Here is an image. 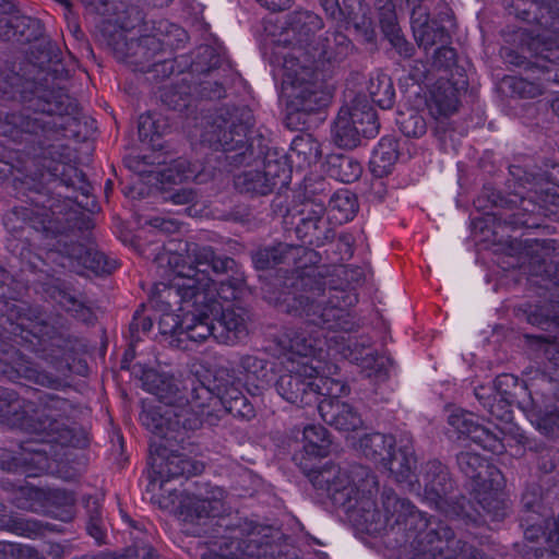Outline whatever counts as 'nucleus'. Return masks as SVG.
<instances>
[{"label":"nucleus","mask_w":559,"mask_h":559,"mask_svg":"<svg viewBox=\"0 0 559 559\" xmlns=\"http://www.w3.org/2000/svg\"><path fill=\"white\" fill-rule=\"evenodd\" d=\"M38 63H29L23 74L0 68V98L16 100L22 109L0 111V135L32 146V157L23 164L22 186L29 181H59L88 199L92 186L74 164V152L66 142L82 133L87 123L79 104L60 86L69 71L49 46Z\"/></svg>","instance_id":"obj_1"},{"label":"nucleus","mask_w":559,"mask_h":559,"mask_svg":"<svg viewBox=\"0 0 559 559\" xmlns=\"http://www.w3.org/2000/svg\"><path fill=\"white\" fill-rule=\"evenodd\" d=\"M309 475L312 486L343 508L357 526L368 534L392 535L397 546H405L406 539L438 522L388 488L381 493L379 508L372 499L378 492L377 477L364 465H330Z\"/></svg>","instance_id":"obj_2"},{"label":"nucleus","mask_w":559,"mask_h":559,"mask_svg":"<svg viewBox=\"0 0 559 559\" xmlns=\"http://www.w3.org/2000/svg\"><path fill=\"white\" fill-rule=\"evenodd\" d=\"M254 117L248 106H224L202 122L200 142L222 151L231 167L254 166L234 178L240 193L266 195L288 185L289 170L276 151H270L266 139L253 133Z\"/></svg>","instance_id":"obj_3"},{"label":"nucleus","mask_w":559,"mask_h":559,"mask_svg":"<svg viewBox=\"0 0 559 559\" xmlns=\"http://www.w3.org/2000/svg\"><path fill=\"white\" fill-rule=\"evenodd\" d=\"M51 181H29L23 185L29 190L28 205L16 206L5 214L3 224L10 233L23 230L29 226L45 238H57L53 250L68 260V265L75 270L85 269L93 273L109 274L117 267V261L108 258L104 252L92 245L74 241L75 230H87L91 219L81 213L75 204L87 207L67 197L50 195L45 191L44 185Z\"/></svg>","instance_id":"obj_4"},{"label":"nucleus","mask_w":559,"mask_h":559,"mask_svg":"<svg viewBox=\"0 0 559 559\" xmlns=\"http://www.w3.org/2000/svg\"><path fill=\"white\" fill-rule=\"evenodd\" d=\"M285 283L292 290L284 293L278 300L283 312L301 318L304 328L286 329L278 340L284 350L283 359L308 360L317 350H322L324 331L349 332L354 323L345 309L344 292L328 287L321 277L302 273L292 276Z\"/></svg>","instance_id":"obj_5"},{"label":"nucleus","mask_w":559,"mask_h":559,"mask_svg":"<svg viewBox=\"0 0 559 559\" xmlns=\"http://www.w3.org/2000/svg\"><path fill=\"white\" fill-rule=\"evenodd\" d=\"M183 254L171 253L157 257L159 267L163 262L175 264V271L186 275L183 307L195 316H217L222 309L219 298L234 300L246 286L241 265L233 258L217 254L210 246L187 242Z\"/></svg>","instance_id":"obj_6"},{"label":"nucleus","mask_w":559,"mask_h":559,"mask_svg":"<svg viewBox=\"0 0 559 559\" xmlns=\"http://www.w3.org/2000/svg\"><path fill=\"white\" fill-rule=\"evenodd\" d=\"M181 385L173 376L146 372L144 384L162 405L145 409L142 424L153 433L152 439L182 445L206 423L209 407H198L192 401L191 379Z\"/></svg>","instance_id":"obj_7"},{"label":"nucleus","mask_w":559,"mask_h":559,"mask_svg":"<svg viewBox=\"0 0 559 559\" xmlns=\"http://www.w3.org/2000/svg\"><path fill=\"white\" fill-rule=\"evenodd\" d=\"M216 524L230 535L215 542L203 559H275L282 554V533L276 528L240 518H219Z\"/></svg>","instance_id":"obj_8"},{"label":"nucleus","mask_w":559,"mask_h":559,"mask_svg":"<svg viewBox=\"0 0 559 559\" xmlns=\"http://www.w3.org/2000/svg\"><path fill=\"white\" fill-rule=\"evenodd\" d=\"M283 86L287 95V107L292 114H311L326 107L333 95V85L311 66L301 64L299 57L284 58Z\"/></svg>","instance_id":"obj_9"},{"label":"nucleus","mask_w":559,"mask_h":559,"mask_svg":"<svg viewBox=\"0 0 559 559\" xmlns=\"http://www.w3.org/2000/svg\"><path fill=\"white\" fill-rule=\"evenodd\" d=\"M330 382V379L318 378L317 368L308 364V360L288 357L281 361V374L275 389L286 402L305 407L317 404Z\"/></svg>","instance_id":"obj_10"},{"label":"nucleus","mask_w":559,"mask_h":559,"mask_svg":"<svg viewBox=\"0 0 559 559\" xmlns=\"http://www.w3.org/2000/svg\"><path fill=\"white\" fill-rule=\"evenodd\" d=\"M411 559H492L483 550L453 538V531L443 522H436L414 535Z\"/></svg>","instance_id":"obj_11"},{"label":"nucleus","mask_w":559,"mask_h":559,"mask_svg":"<svg viewBox=\"0 0 559 559\" xmlns=\"http://www.w3.org/2000/svg\"><path fill=\"white\" fill-rule=\"evenodd\" d=\"M224 498L225 491L221 487L203 483L198 484L191 496H183L179 490H170L169 496L160 495L158 503L162 509L179 512L185 521L205 524L221 514Z\"/></svg>","instance_id":"obj_12"},{"label":"nucleus","mask_w":559,"mask_h":559,"mask_svg":"<svg viewBox=\"0 0 559 559\" xmlns=\"http://www.w3.org/2000/svg\"><path fill=\"white\" fill-rule=\"evenodd\" d=\"M528 401L523 403V408L533 425L545 435H549L556 427L559 428V386L552 382V378L546 372L535 370L530 372Z\"/></svg>","instance_id":"obj_13"},{"label":"nucleus","mask_w":559,"mask_h":559,"mask_svg":"<svg viewBox=\"0 0 559 559\" xmlns=\"http://www.w3.org/2000/svg\"><path fill=\"white\" fill-rule=\"evenodd\" d=\"M32 408L24 421V430L50 437L51 441H57L56 436L67 431L75 413V406L70 400L51 393L38 395Z\"/></svg>","instance_id":"obj_14"},{"label":"nucleus","mask_w":559,"mask_h":559,"mask_svg":"<svg viewBox=\"0 0 559 559\" xmlns=\"http://www.w3.org/2000/svg\"><path fill=\"white\" fill-rule=\"evenodd\" d=\"M198 75L193 82L195 97L221 99L226 94V82L230 67L211 46H201L194 52L189 67V75Z\"/></svg>","instance_id":"obj_15"},{"label":"nucleus","mask_w":559,"mask_h":559,"mask_svg":"<svg viewBox=\"0 0 559 559\" xmlns=\"http://www.w3.org/2000/svg\"><path fill=\"white\" fill-rule=\"evenodd\" d=\"M174 444L162 439H151L150 441L148 464L157 477L152 481V485L155 486L156 481L159 480V489L164 496H169L171 489L166 488V483L170 479L189 478L201 474L204 469L202 462L171 449Z\"/></svg>","instance_id":"obj_16"},{"label":"nucleus","mask_w":559,"mask_h":559,"mask_svg":"<svg viewBox=\"0 0 559 559\" xmlns=\"http://www.w3.org/2000/svg\"><path fill=\"white\" fill-rule=\"evenodd\" d=\"M17 326L21 329V336L31 341L28 336L38 340L43 350L57 359L68 360L75 352L79 341L71 336L62 324L55 323V318L38 313L32 318H20Z\"/></svg>","instance_id":"obj_17"},{"label":"nucleus","mask_w":559,"mask_h":559,"mask_svg":"<svg viewBox=\"0 0 559 559\" xmlns=\"http://www.w3.org/2000/svg\"><path fill=\"white\" fill-rule=\"evenodd\" d=\"M531 282L550 294V310L547 313L536 307L527 316V322L547 331L559 329V257L557 259L534 258L531 262Z\"/></svg>","instance_id":"obj_18"},{"label":"nucleus","mask_w":559,"mask_h":559,"mask_svg":"<svg viewBox=\"0 0 559 559\" xmlns=\"http://www.w3.org/2000/svg\"><path fill=\"white\" fill-rule=\"evenodd\" d=\"M347 393L346 384L331 380L322 395L324 397L317 403L322 420L340 431H354L364 424L361 415L353 405L337 399Z\"/></svg>","instance_id":"obj_19"},{"label":"nucleus","mask_w":559,"mask_h":559,"mask_svg":"<svg viewBox=\"0 0 559 559\" xmlns=\"http://www.w3.org/2000/svg\"><path fill=\"white\" fill-rule=\"evenodd\" d=\"M424 499L437 510L450 513L454 502V481L448 467L438 460L428 461L423 468Z\"/></svg>","instance_id":"obj_20"},{"label":"nucleus","mask_w":559,"mask_h":559,"mask_svg":"<svg viewBox=\"0 0 559 559\" xmlns=\"http://www.w3.org/2000/svg\"><path fill=\"white\" fill-rule=\"evenodd\" d=\"M8 368H11L16 378L40 386L57 390L62 385L59 377L39 369L14 346L0 341V372L8 373Z\"/></svg>","instance_id":"obj_21"},{"label":"nucleus","mask_w":559,"mask_h":559,"mask_svg":"<svg viewBox=\"0 0 559 559\" xmlns=\"http://www.w3.org/2000/svg\"><path fill=\"white\" fill-rule=\"evenodd\" d=\"M191 395L198 407H209L205 420L206 424L213 426L221 419L223 408L242 397L243 393L234 384L217 385L216 392H214L198 379L191 378Z\"/></svg>","instance_id":"obj_22"},{"label":"nucleus","mask_w":559,"mask_h":559,"mask_svg":"<svg viewBox=\"0 0 559 559\" xmlns=\"http://www.w3.org/2000/svg\"><path fill=\"white\" fill-rule=\"evenodd\" d=\"M448 424L457 433V438H468L484 450L498 453L503 449L501 439L489 428L474 419V415L464 409H455L448 416Z\"/></svg>","instance_id":"obj_23"},{"label":"nucleus","mask_w":559,"mask_h":559,"mask_svg":"<svg viewBox=\"0 0 559 559\" xmlns=\"http://www.w3.org/2000/svg\"><path fill=\"white\" fill-rule=\"evenodd\" d=\"M123 46H126V51L122 48H116L117 52H121V57H135L136 63H145L154 61L152 64L147 66V71H153L156 73H163L164 76L170 75L175 71V60H155L156 51L160 49L162 41L155 36H144L140 39H131L129 41H124Z\"/></svg>","instance_id":"obj_24"},{"label":"nucleus","mask_w":559,"mask_h":559,"mask_svg":"<svg viewBox=\"0 0 559 559\" xmlns=\"http://www.w3.org/2000/svg\"><path fill=\"white\" fill-rule=\"evenodd\" d=\"M460 471L469 479L475 481L476 486L487 489L499 490L502 486V475L500 471L490 465L480 454L474 452H461L456 456Z\"/></svg>","instance_id":"obj_25"},{"label":"nucleus","mask_w":559,"mask_h":559,"mask_svg":"<svg viewBox=\"0 0 559 559\" xmlns=\"http://www.w3.org/2000/svg\"><path fill=\"white\" fill-rule=\"evenodd\" d=\"M342 343L345 342L344 336H338ZM365 342H358L357 340L348 338L346 344H341L336 350L346 359L350 361L360 362L367 377L374 378L378 381H384L389 374V367L392 365L390 357L384 355H378L368 353L365 356L362 352L366 348Z\"/></svg>","instance_id":"obj_26"},{"label":"nucleus","mask_w":559,"mask_h":559,"mask_svg":"<svg viewBox=\"0 0 559 559\" xmlns=\"http://www.w3.org/2000/svg\"><path fill=\"white\" fill-rule=\"evenodd\" d=\"M510 14L545 29L554 28L559 23V0H518Z\"/></svg>","instance_id":"obj_27"},{"label":"nucleus","mask_w":559,"mask_h":559,"mask_svg":"<svg viewBox=\"0 0 559 559\" xmlns=\"http://www.w3.org/2000/svg\"><path fill=\"white\" fill-rule=\"evenodd\" d=\"M323 26L322 19L310 11H296L288 15L286 35L292 36V40L299 49H305L309 55L318 40L314 39L316 33Z\"/></svg>","instance_id":"obj_28"},{"label":"nucleus","mask_w":559,"mask_h":559,"mask_svg":"<svg viewBox=\"0 0 559 559\" xmlns=\"http://www.w3.org/2000/svg\"><path fill=\"white\" fill-rule=\"evenodd\" d=\"M219 317L215 318V341L226 345H234L248 335V317L242 308L221 309Z\"/></svg>","instance_id":"obj_29"},{"label":"nucleus","mask_w":559,"mask_h":559,"mask_svg":"<svg viewBox=\"0 0 559 559\" xmlns=\"http://www.w3.org/2000/svg\"><path fill=\"white\" fill-rule=\"evenodd\" d=\"M331 440L328 430L320 425H308L304 428V454L298 462L300 469L310 478V473L319 472L333 463L325 464L323 467L316 469L307 461L304 462V455L310 459L325 457L330 453ZM311 480V479H309ZM312 484V481H310Z\"/></svg>","instance_id":"obj_30"},{"label":"nucleus","mask_w":559,"mask_h":559,"mask_svg":"<svg viewBox=\"0 0 559 559\" xmlns=\"http://www.w3.org/2000/svg\"><path fill=\"white\" fill-rule=\"evenodd\" d=\"M352 50L353 45L349 38L341 32H333L326 33L324 37L318 38V43L312 47V51H309V57L313 62H340L344 60Z\"/></svg>","instance_id":"obj_31"},{"label":"nucleus","mask_w":559,"mask_h":559,"mask_svg":"<svg viewBox=\"0 0 559 559\" xmlns=\"http://www.w3.org/2000/svg\"><path fill=\"white\" fill-rule=\"evenodd\" d=\"M427 106L436 120L449 117L457 110L459 90L450 80L440 78L430 91Z\"/></svg>","instance_id":"obj_32"},{"label":"nucleus","mask_w":559,"mask_h":559,"mask_svg":"<svg viewBox=\"0 0 559 559\" xmlns=\"http://www.w3.org/2000/svg\"><path fill=\"white\" fill-rule=\"evenodd\" d=\"M304 247L280 242L257 249L251 258L258 270L272 269L278 264L295 262Z\"/></svg>","instance_id":"obj_33"},{"label":"nucleus","mask_w":559,"mask_h":559,"mask_svg":"<svg viewBox=\"0 0 559 559\" xmlns=\"http://www.w3.org/2000/svg\"><path fill=\"white\" fill-rule=\"evenodd\" d=\"M33 401L21 399L11 389L0 386V419L24 430L27 413L33 411Z\"/></svg>","instance_id":"obj_34"},{"label":"nucleus","mask_w":559,"mask_h":559,"mask_svg":"<svg viewBox=\"0 0 559 559\" xmlns=\"http://www.w3.org/2000/svg\"><path fill=\"white\" fill-rule=\"evenodd\" d=\"M212 316L192 314L190 323L179 333L177 340L171 341V346L180 349H188L189 342L201 343L209 337L215 340L216 324Z\"/></svg>","instance_id":"obj_35"},{"label":"nucleus","mask_w":559,"mask_h":559,"mask_svg":"<svg viewBox=\"0 0 559 559\" xmlns=\"http://www.w3.org/2000/svg\"><path fill=\"white\" fill-rule=\"evenodd\" d=\"M171 271L176 274L169 283L156 282L153 284L151 298L156 304L164 306L163 310H171L174 306L183 307V293L186 292V275H180L175 271V264Z\"/></svg>","instance_id":"obj_36"},{"label":"nucleus","mask_w":559,"mask_h":559,"mask_svg":"<svg viewBox=\"0 0 559 559\" xmlns=\"http://www.w3.org/2000/svg\"><path fill=\"white\" fill-rule=\"evenodd\" d=\"M395 439L391 435L380 432L367 433L358 441V451L368 460L376 463L383 462L392 456Z\"/></svg>","instance_id":"obj_37"},{"label":"nucleus","mask_w":559,"mask_h":559,"mask_svg":"<svg viewBox=\"0 0 559 559\" xmlns=\"http://www.w3.org/2000/svg\"><path fill=\"white\" fill-rule=\"evenodd\" d=\"M345 107L349 109V116L359 130L362 131L364 138H373L378 134L380 124L377 112L366 96H356Z\"/></svg>","instance_id":"obj_38"},{"label":"nucleus","mask_w":559,"mask_h":559,"mask_svg":"<svg viewBox=\"0 0 559 559\" xmlns=\"http://www.w3.org/2000/svg\"><path fill=\"white\" fill-rule=\"evenodd\" d=\"M332 135L335 144L344 148H354L362 136V131L355 124L349 116V109L342 107L332 127Z\"/></svg>","instance_id":"obj_39"},{"label":"nucleus","mask_w":559,"mask_h":559,"mask_svg":"<svg viewBox=\"0 0 559 559\" xmlns=\"http://www.w3.org/2000/svg\"><path fill=\"white\" fill-rule=\"evenodd\" d=\"M474 395L492 418L501 421L511 420V405L513 401L495 395L493 388L485 384L476 386Z\"/></svg>","instance_id":"obj_40"},{"label":"nucleus","mask_w":559,"mask_h":559,"mask_svg":"<svg viewBox=\"0 0 559 559\" xmlns=\"http://www.w3.org/2000/svg\"><path fill=\"white\" fill-rule=\"evenodd\" d=\"M86 510V532L97 545L108 544V527L102 506L97 498L87 497L84 499Z\"/></svg>","instance_id":"obj_41"},{"label":"nucleus","mask_w":559,"mask_h":559,"mask_svg":"<svg viewBox=\"0 0 559 559\" xmlns=\"http://www.w3.org/2000/svg\"><path fill=\"white\" fill-rule=\"evenodd\" d=\"M290 223L295 225L298 238L305 243L320 247L334 238V229L325 218L319 219V222L312 219L307 222L292 221Z\"/></svg>","instance_id":"obj_42"},{"label":"nucleus","mask_w":559,"mask_h":559,"mask_svg":"<svg viewBox=\"0 0 559 559\" xmlns=\"http://www.w3.org/2000/svg\"><path fill=\"white\" fill-rule=\"evenodd\" d=\"M239 367L247 376V381H252L258 394L260 391L266 389L272 380V369L269 361L261 359L253 355H246L240 358Z\"/></svg>","instance_id":"obj_43"},{"label":"nucleus","mask_w":559,"mask_h":559,"mask_svg":"<svg viewBox=\"0 0 559 559\" xmlns=\"http://www.w3.org/2000/svg\"><path fill=\"white\" fill-rule=\"evenodd\" d=\"M399 158L397 142L392 138H383L373 150L370 166L377 177H383L391 171Z\"/></svg>","instance_id":"obj_44"},{"label":"nucleus","mask_w":559,"mask_h":559,"mask_svg":"<svg viewBox=\"0 0 559 559\" xmlns=\"http://www.w3.org/2000/svg\"><path fill=\"white\" fill-rule=\"evenodd\" d=\"M415 464L413 448L405 444L397 452L393 449L392 456L385 460L382 466L394 476L396 481L402 483L406 481L413 474Z\"/></svg>","instance_id":"obj_45"},{"label":"nucleus","mask_w":559,"mask_h":559,"mask_svg":"<svg viewBox=\"0 0 559 559\" xmlns=\"http://www.w3.org/2000/svg\"><path fill=\"white\" fill-rule=\"evenodd\" d=\"M321 154L320 143L309 133L297 135L292 142L290 158L295 159L299 167L318 163Z\"/></svg>","instance_id":"obj_46"},{"label":"nucleus","mask_w":559,"mask_h":559,"mask_svg":"<svg viewBox=\"0 0 559 559\" xmlns=\"http://www.w3.org/2000/svg\"><path fill=\"white\" fill-rule=\"evenodd\" d=\"M193 98L192 86L186 78L180 83L164 86L160 92L162 103L180 112L191 107Z\"/></svg>","instance_id":"obj_47"},{"label":"nucleus","mask_w":559,"mask_h":559,"mask_svg":"<svg viewBox=\"0 0 559 559\" xmlns=\"http://www.w3.org/2000/svg\"><path fill=\"white\" fill-rule=\"evenodd\" d=\"M328 165L329 175L345 183L356 181L362 174L361 164L350 156L333 155L329 158Z\"/></svg>","instance_id":"obj_48"},{"label":"nucleus","mask_w":559,"mask_h":559,"mask_svg":"<svg viewBox=\"0 0 559 559\" xmlns=\"http://www.w3.org/2000/svg\"><path fill=\"white\" fill-rule=\"evenodd\" d=\"M200 174L198 164H192L189 159L179 157L171 160L159 171L163 183H181L183 181L195 179Z\"/></svg>","instance_id":"obj_49"},{"label":"nucleus","mask_w":559,"mask_h":559,"mask_svg":"<svg viewBox=\"0 0 559 559\" xmlns=\"http://www.w3.org/2000/svg\"><path fill=\"white\" fill-rule=\"evenodd\" d=\"M335 20L344 21L365 34H367L371 27V21L367 16V8L360 0H343L340 13H337Z\"/></svg>","instance_id":"obj_50"},{"label":"nucleus","mask_w":559,"mask_h":559,"mask_svg":"<svg viewBox=\"0 0 559 559\" xmlns=\"http://www.w3.org/2000/svg\"><path fill=\"white\" fill-rule=\"evenodd\" d=\"M357 210V199L347 190L337 191L330 199L329 211L332 218L340 224L353 219Z\"/></svg>","instance_id":"obj_51"},{"label":"nucleus","mask_w":559,"mask_h":559,"mask_svg":"<svg viewBox=\"0 0 559 559\" xmlns=\"http://www.w3.org/2000/svg\"><path fill=\"white\" fill-rule=\"evenodd\" d=\"M55 299L60 307L71 313L75 319L84 323H92L95 320L92 309L71 290L58 289Z\"/></svg>","instance_id":"obj_52"},{"label":"nucleus","mask_w":559,"mask_h":559,"mask_svg":"<svg viewBox=\"0 0 559 559\" xmlns=\"http://www.w3.org/2000/svg\"><path fill=\"white\" fill-rule=\"evenodd\" d=\"M371 100L382 109H390L394 104L395 92L391 79L385 74L371 78L368 84Z\"/></svg>","instance_id":"obj_53"},{"label":"nucleus","mask_w":559,"mask_h":559,"mask_svg":"<svg viewBox=\"0 0 559 559\" xmlns=\"http://www.w3.org/2000/svg\"><path fill=\"white\" fill-rule=\"evenodd\" d=\"M521 504V516L534 514L536 520L552 518L550 510L543 503L542 488L538 485H532L525 489L522 495Z\"/></svg>","instance_id":"obj_54"},{"label":"nucleus","mask_w":559,"mask_h":559,"mask_svg":"<svg viewBox=\"0 0 559 559\" xmlns=\"http://www.w3.org/2000/svg\"><path fill=\"white\" fill-rule=\"evenodd\" d=\"M416 43L419 47L428 49L438 43H445L450 37L448 26L439 24L437 20H432L420 28L413 32Z\"/></svg>","instance_id":"obj_55"},{"label":"nucleus","mask_w":559,"mask_h":559,"mask_svg":"<svg viewBox=\"0 0 559 559\" xmlns=\"http://www.w3.org/2000/svg\"><path fill=\"white\" fill-rule=\"evenodd\" d=\"M20 449L21 452L19 456H13L12 461L8 462L7 466H3V468L12 471L21 465L39 464L46 459V451L35 441H23L20 444Z\"/></svg>","instance_id":"obj_56"},{"label":"nucleus","mask_w":559,"mask_h":559,"mask_svg":"<svg viewBox=\"0 0 559 559\" xmlns=\"http://www.w3.org/2000/svg\"><path fill=\"white\" fill-rule=\"evenodd\" d=\"M13 41L29 43L43 35V25L38 19L15 14Z\"/></svg>","instance_id":"obj_57"},{"label":"nucleus","mask_w":559,"mask_h":559,"mask_svg":"<svg viewBox=\"0 0 559 559\" xmlns=\"http://www.w3.org/2000/svg\"><path fill=\"white\" fill-rule=\"evenodd\" d=\"M394 21L395 16L382 19L381 22L383 31L389 37V40L392 44V46L399 52V55L405 58H409L414 53V47L401 34Z\"/></svg>","instance_id":"obj_58"},{"label":"nucleus","mask_w":559,"mask_h":559,"mask_svg":"<svg viewBox=\"0 0 559 559\" xmlns=\"http://www.w3.org/2000/svg\"><path fill=\"white\" fill-rule=\"evenodd\" d=\"M397 124L401 132L408 138H419L426 133V121L417 112H402L399 116Z\"/></svg>","instance_id":"obj_59"},{"label":"nucleus","mask_w":559,"mask_h":559,"mask_svg":"<svg viewBox=\"0 0 559 559\" xmlns=\"http://www.w3.org/2000/svg\"><path fill=\"white\" fill-rule=\"evenodd\" d=\"M164 312L158 321V330L164 341L171 346V341L178 338L179 333L183 331V328L179 317L168 310Z\"/></svg>","instance_id":"obj_60"},{"label":"nucleus","mask_w":559,"mask_h":559,"mask_svg":"<svg viewBox=\"0 0 559 559\" xmlns=\"http://www.w3.org/2000/svg\"><path fill=\"white\" fill-rule=\"evenodd\" d=\"M325 214V206L322 202H316L312 200H307L301 204V207L296 212H288L287 218L292 217V221L295 222H307L317 219H323Z\"/></svg>","instance_id":"obj_61"},{"label":"nucleus","mask_w":559,"mask_h":559,"mask_svg":"<svg viewBox=\"0 0 559 559\" xmlns=\"http://www.w3.org/2000/svg\"><path fill=\"white\" fill-rule=\"evenodd\" d=\"M552 522L550 519H538L534 514L521 516V525L524 527V535L527 540L537 542L546 536L545 526H549Z\"/></svg>","instance_id":"obj_62"},{"label":"nucleus","mask_w":559,"mask_h":559,"mask_svg":"<svg viewBox=\"0 0 559 559\" xmlns=\"http://www.w3.org/2000/svg\"><path fill=\"white\" fill-rule=\"evenodd\" d=\"M519 385V379L515 376L502 373L495 379L493 384L490 386L493 388L495 395L514 402L516 396L515 391Z\"/></svg>","instance_id":"obj_63"},{"label":"nucleus","mask_w":559,"mask_h":559,"mask_svg":"<svg viewBox=\"0 0 559 559\" xmlns=\"http://www.w3.org/2000/svg\"><path fill=\"white\" fill-rule=\"evenodd\" d=\"M527 338H534L542 343L544 355L546 359L556 368L559 369V335H554L552 340L546 335H526Z\"/></svg>","instance_id":"obj_64"}]
</instances>
